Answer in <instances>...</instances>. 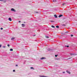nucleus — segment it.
Instances as JSON below:
<instances>
[{
  "instance_id": "obj_8",
  "label": "nucleus",
  "mask_w": 77,
  "mask_h": 77,
  "mask_svg": "<svg viewBox=\"0 0 77 77\" xmlns=\"http://www.w3.org/2000/svg\"><path fill=\"white\" fill-rule=\"evenodd\" d=\"M45 59V58L44 57H42L41 59Z\"/></svg>"
},
{
  "instance_id": "obj_27",
  "label": "nucleus",
  "mask_w": 77,
  "mask_h": 77,
  "mask_svg": "<svg viewBox=\"0 0 77 77\" xmlns=\"http://www.w3.org/2000/svg\"><path fill=\"white\" fill-rule=\"evenodd\" d=\"M16 66H18V65H16Z\"/></svg>"
},
{
  "instance_id": "obj_26",
  "label": "nucleus",
  "mask_w": 77,
  "mask_h": 77,
  "mask_svg": "<svg viewBox=\"0 0 77 77\" xmlns=\"http://www.w3.org/2000/svg\"><path fill=\"white\" fill-rule=\"evenodd\" d=\"M65 72H63V74L65 73Z\"/></svg>"
},
{
  "instance_id": "obj_15",
  "label": "nucleus",
  "mask_w": 77,
  "mask_h": 77,
  "mask_svg": "<svg viewBox=\"0 0 77 77\" xmlns=\"http://www.w3.org/2000/svg\"><path fill=\"white\" fill-rule=\"evenodd\" d=\"M46 38H48V36H46Z\"/></svg>"
},
{
  "instance_id": "obj_29",
  "label": "nucleus",
  "mask_w": 77,
  "mask_h": 77,
  "mask_svg": "<svg viewBox=\"0 0 77 77\" xmlns=\"http://www.w3.org/2000/svg\"><path fill=\"white\" fill-rule=\"evenodd\" d=\"M20 22H21V21H19V23H20Z\"/></svg>"
},
{
  "instance_id": "obj_19",
  "label": "nucleus",
  "mask_w": 77,
  "mask_h": 77,
  "mask_svg": "<svg viewBox=\"0 0 77 77\" xmlns=\"http://www.w3.org/2000/svg\"><path fill=\"white\" fill-rule=\"evenodd\" d=\"M51 22H54V21L53 20H51Z\"/></svg>"
},
{
  "instance_id": "obj_9",
  "label": "nucleus",
  "mask_w": 77,
  "mask_h": 77,
  "mask_svg": "<svg viewBox=\"0 0 77 77\" xmlns=\"http://www.w3.org/2000/svg\"><path fill=\"white\" fill-rule=\"evenodd\" d=\"M56 27L57 28H59V26H56Z\"/></svg>"
},
{
  "instance_id": "obj_30",
  "label": "nucleus",
  "mask_w": 77,
  "mask_h": 77,
  "mask_svg": "<svg viewBox=\"0 0 77 77\" xmlns=\"http://www.w3.org/2000/svg\"><path fill=\"white\" fill-rule=\"evenodd\" d=\"M68 31H67V32H66V33H68Z\"/></svg>"
},
{
  "instance_id": "obj_23",
  "label": "nucleus",
  "mask_w": 77,
  "mask_h": 77,
  "mask_svg": "<svg viewBox=\"0 0 77 77\" xmlns=\"http://www.w3.org/2000/svg\"><path fill=\"white\" fill-rule=\"evenodd\" d=\"M40 77H45V76H40Z\"/></svg>"
},
{
  "instance_id": "obj_1",
  "label": "nucleus",
  "mask_w": 77,
  "mask_h": 77,
  "mask_svg": "<svg viewBox=\"0 0 77 77\" xmlns=\"http://www.w3.org/2000/svg\"><path fill=\"white\" fill-rule=\"evenodd\" d=\"M11 11H13V12H16V11L15 10V9H14V8H12L11 9Z\"/></svg>"
},
{
  "instance_id": "obj_17",
  "label": "nucleus",
  "mask_w": 77,
  "mask_h": 77,
  "mask_svg": "<svg viewBox=\"0 0 77 77\" xmlns=\"http://www.w3.org/2000/svg\"><path fill=\"white\" fill-rule=\"evenodd\" d=\"M65 47H69V46H65Z\"/></svg>"
},
{
  "instance_id": "obj_5",
  "label": "nucleus",
  "mask_w": 77,
  "mask_h": 77,
  "mask_svg": "<svg viewBox=\"0 0 77 77\" xmlns=\"http://www.w3.org/2000/svg\"><path fill=\"white\" fill-rule=\"evenodd\" d=\"M54 17H55V18H57V16L56 14L54 15Z\"/></svg>"
},
{
  "instance_id": "obj_33",
  "label": "nucleus",
  "mask_w": 77,
  "mask_h": 77,
  "mask_svg": "<svg viewBox=\"0 0 77 77\" xmlns=\"http://www.w3.org/2000/svg\"><path fill=\"white\" fill-rule=\"evenodd\" d=\"M36 13H38V12H36Z\"/></svg>"
},
{
  "instance_id": "obj_22",
  "label": "nucleus",
  "mask_w": 77,
  "mask_h": 77,
  "mask_svg": "<svg viewBox=\"0 0 77 77\" xmlns=\"http://www.w3.org/2000/svg\"><path fill=\"white\" fill-rule=\"evenodd\" d=\"M55 57H57V55H55Z\"/></svg>"
},
{
  "instance_id": "obj_18",
  "label": "nucleus",
  "mask_w": 77,
  "mask_h": 77,
  "mask_svg": "<svg viewBox=\"0 0 77 77\" xmlns=\"http://www.w3.org/2000/svg\"><path fill=\"white\" fill-rule=\"evenodd\" d=\"M65 5V3H63V5Z\"/></svg>"
},
{
  "instance_id": "obj_25",
  "label": "nucleus",
  "mask_w": 77,
  "mask_h": 77,
  "mask_svg": "<svg viewBox=\"0 0 77 77\" xmlns=\"http://www.w3.org/2000/svg\"><path fill=\"white\" fill-rule=\"evenodd\" d=\"M73 36V35H71V36L72 37Z\"/></svg>"
},
{
  "instance_id": "obj_21",
  "label": "nucleus",
  "mask_w": 77,
  "mask_h": 77,
  "mask_svg": "<svg viewBox=\"0 0 77 77\" xmlns=\"http://www.w3.org/2000/svg\"><path fill=\"white\" fill-rule=\"evenodd\" d=\"M13 72H15V70H13Z\"/></svg>"
},
{
  "instance_id": "obj_14",
  "label": "nucleus",
  "mask_w": 77,
  "mask_h": 77,
  "mask_svg": "<svg viewBox=\"0 0 77 77\" xmlns=\"http://www.w3.org/2000/svg\"><path fill=\"white\" fill-rule=\"evenodd\" d=\"M31 69H34L33 68V67H31L30 68Z\"/></svg>"
},
{
  "instance_id": "obj_3",
  "label": "nucleus",
  "mask_w": 77,
  "mask_h": 77,
  "mask_svg": "<svg viewBox=\"0 0 77 77\" xmlns=\"http://www.w3.org/2000/svg\"><path fill=\"white\" fill-rule=\"evenodd\" d=\"M62 16H63V15L62 14H60L59 15V18L61 17H62Z\"/></svg>"
},
{
  "instance_id": "obj_32",
  "label": "nucleus",
  "mask_w": 77,
  "mask_h": 77,
  "mask_svg": "<svg viewBox=\"0 0 77 77\" xmlns=\"http://www.w3.org/2000/svg\"><path fill=\"white\" fill-rule=\"evenodd\" d=\"M71 54V55H72V54Z\"/></svg>"
},
{
  "instance_id": "obj_20",
  "label": "nucleus",
  "mask_w": 77,
  "mask_h": 77,
  "mask_svg": "<svg viewBox=\"0 0 77 77\" xmlns=\"http://www.w3.org/2000/svg\"><path fill=\"white\" fill-rule=\"evenodd\" d=\"M2 47V45H0V48H1Z\"/></svg>"
},
{
  "instance_id": "obj_4",
  "label": "nucleus",
  "mask_w": 77,
  "mask_h": 77,
  "mask_svg": "<svg viewBox=\"0 0 77 77\" xmlns=\"http://www.w3.org/2000/svg\"><path fill=\"white\" fill-rule=\"evenodd\" d=\"M8 20H9V21H12V19H11V18H9Z\"/></svg>"
},
{
  "instance_id": "obj_31",
  "label": "nucleus",
  "mask_w": 77,
  "mask_h": 77,
  "mask_svg": "<svg viewBox=\"0 0 77 77\" xmlns=\"http://www.w3.org/2000/svg\"><path fill=\"white\" fill-rule=\"evenodd\" d=\"M63 25V26H65V25H64V24Z\"/></svg>"
},
{
  "instance_id": "obj_13",
  "label": "nucleus",
  "mask_w": 77,
  "mask_h": 77,
  "mask_svg": "<svg viewBox=\"0 0 77 77\" xmlns=\"http://www.w3.org/2000/svg\"><path fill=\"white\" fill-rule=\"evenodd\" d=\"M5 0H0V1H1L2 2H4Z\"/></svg>"
},
{
  "instance_id": "obj_16",
  "label": "nucleus",
  "mask_w": 77,
  "mask_h": 77,
  "mask_svg": "<svg viewBox=\"0 0 77 77\" xmlns=\"http://www.w3.org/2000/svg\"><path fill=\"white\" fill-rule=\"evenodd\" d=\"M7 46H8V47H10V45H9V44H8V45Z\"/></svg>"
},
{
  "instance_id": "obj_28",
  "label": "nucleus",
  "mask_w": 77,
  "mask_h": 77,
  "mask_svg": "<svg viewBox=\"0 0 77 77\" xmlns=\"http://www.w3.org/2000/svg\"><path fill=\"white\" fill-rule=\"evenodd\" d=\"M3 47L4 48H5V46H3Z\"/></svg>"
},
{
  "instance_id": "obj_10",
  "label": "nucleus",
  "mask_w": 77,
  "mask_h": 77,
  "mask_svg": "<svg viewBox=\"0 0 77 77\" xmlns=\"http://www.w3.org/2000/svg\"><path fill=\"white\" fill-rule=\"evenodd\" d=\"M51 27H53V28H55V26H52Z\"/></svg>"
},
{
  "instance_id": "obj_2",
  "label": "nucleus",
  "mask_w": 77,
  "mask_h": 77,
  "mask_svg": "<svg viewBox=\"0 0 77 77\" xmlns=\"http://www.w3.org/2000/svg\"><path fill=\"white\" fill-rule=\"evenodd\" d=\"M66 72L67 73H68L69 74H71V72H70L68 71L67 70L66 71Z\"/></svg>"
},
{
  "instance_id": "obj_12",
  "label": "nucleus",
  "mask_w": 77,
  "mask_h": 77,
  "mask_svg": "<svg viewBox=\"0 0 77 77\" xmlns=\"http://www.w3.org/2000/svg\"><path fill=\"white\" fill-rule=\"evenodd\" d=\"M10 51H13V49H10Z\"/></svg>"
},
{
  "instance_id": "obj_7",
  "label": "nucleus",
  "mask_w": 77,
  "mask_h": 77,
  "mask_svg": "<svg viewBox=\"0 0 77 77\" xmlns=\"http://www.w3.org/2000/svg\"><path fill=\"white\" fill-rule=\"evenodd\" d=\"M22 27H24L25 25H24V24H22Z\"/></svg>"
},
{
  "instance_id": "obj_11",
  "label": "nucleus",
  "mask_w": 77,
  "mask_h": 77,
  "mask_svg": "<svg viewBox=\"0 0 77 77\" xmlns=\"http://www.w3.org/2000/svg\"><path fill=\"white\" fill-rule=\"evenodd\" d=\"M53 2H56V0H53Z\"/></svg>"
},
{
  "instance_id": "obj_24",
  "label": "nucleus",
  "mask_w": 77,
  "mask_h": 77,
  "mask_svg": "<svg viewBox=\"0 0 77 77\" xmlns=\"http://www.w3.org/2000/svg\"><path fill=\"white\" fill-rule=\"evenodd\" d=\"M1 30H2L3 29V28H1Z\"/></svg>"
},
{
  "instance_id": "obj_6",
  "label": "nucleus",
  "mask_w": 77,
  "mask_h": 77,
  "mask_svg": "<svg viewBox=\"0 0 77 77\" xmlns=\"http://www.w3.org/2000/svg\"><path fill=\"white\" fill-rule=\"evenodd\" d=\"M15 39V38H12L11 39V40H14V39Z\"/></svg>"
}]
</instances>
